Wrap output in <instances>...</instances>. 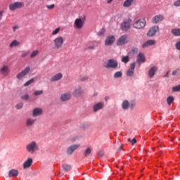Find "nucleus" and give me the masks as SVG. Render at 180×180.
<instances>
[{"label": "nucleus", "mask_w": 180, "mask_h": 180, "mask_svg": "<svg viewBox=\"0 0 180 180\" xmlns=\"http://www.w3.org/2000/svg\"><path fill=\"white\" fill-rule=\"evenodd\" d=\"M26 150L30 154H33L36 151H39V145L36 141H32L26 146Z\"/></svg>", "instance_id": "1"}, {"label": "nucleus", "mask_w": 180, "mask_h": 180, "mask_svg": "<svg viewBox=\"0 0 180 180\" xmlns=\"http://www.w3.org/2000/svg\"><path fill=\"white\" fill-rule=\"evenodd\" d=\"M119 65V63H117V60L115 59H109L108 62L104 64V68H112L113 70H116Z\"/></svg>", "instance_id": "2"}, {"label": "nucleus", "mask_w": 180, "mask_h": 180, "mask_svg": "<svg viewBox=\"0 0 180 180\" xmlns=\"http://www.w3.org/2000/svg\"><path fill=\"white\" fill-rule=\"evenodd\" d=\"M146 23L147 22L146 21V20L139 19L133 23V27L134 29H138V30L144 29V27H146Z\"/></svg>", "instance_id": "3"}, {"label": "nucleus", "mask_w": 180, "mask_h": 180, "mask_svg": "<svg viewBox=\"0 0 180 180\" xmlns=\"http://www.w3.org/2000/svg\"><path fill=\"white\" fill-rule=\"evenodd\" d=\"M25 6V3L22 1H16L14 3H11L9 4L10 11H16V9H21Z\"/></svg>", "instance_id": "4"}, {"label": "nucleus", "mask_w": 180, "mask_h": 180, "mask_svg": "<svg viewBox=\"0 0 180 180\" xmlns=\"http://www.w3.org/2000/svg\"><path fill=\"white\" fill-rule=\"evenodd\" d=\"M85 19H86L85 15L83 16L82 19L77 18L74 22L75 29L79 30L82 27H84V25L85 24Z\"/></svg>", "instance_id": "5"}, {"label": "nucleus", "mask_w": 180, "mask_h": 180, "mask_svg": "<svg viewBox=\"0 0 180 180\" xmlns=\"http://www.w3.org/2000/svg\"><path fill=\"white\" fill-rule=\"evenodd\" d=\"M29 72H30V67L27 66L24 70H22L16 75L17 79H23V78H25V77H26Z\"/></svg>", "instance_id": "6"}, {"label": "nucleus", "mask_w": 180, "mask_h": 180, "mask_svg": "<svg viewBox=\"0 0 180 180\" xmlns=\"http://www.w3.org/2000/svg\"><path fill=\"white\" fill-rule=\"evenodd\" d=\"M64 44V39L63 37H58L53 40V45L55 49H61Z\"/></svg>", "instance_id": "7"}, {"label": "nucleus", "mask_w": 180, "mask_h": 180, "mask_svg": "<svg viewBox=\"0 0 180 180\" xmlns=\"http://www.w3.org/2000/svg\"><path fill=\"white\" fill-rule=\"evenodd\" d=\"M80 146L81 145L79 144H73L70 146L66 149V155H68V156L72 155V154H74V151H75V150H77V148H79Z\"/></svg>", "instance_id": "8"}, {"label": "nucleus", "mask_w": 180, "mask_h": 180, "mask_svg": "<svg viewBox=\"0 0 180 180\" xmlns=\"http://www.w3.org/2000/svg\"><path fill=\"white\" fill-rule=\"evenodd\" d=\"M11 74V69L9 66L4 65L0 68V75L1 77H8Z\"/></svg>", "instance_id": "9"}, {"label": "nucleus", "mask_w": 180, "mask_h": 180, "mask_svg": "<svg viewBox=\"0 0 180 180\" xmlns=\"http://www.w3.org/2000/svg\"><path fill=\"white\" fill-rule=\"evenodd\" d=\"M129 36L124 34L121 36L117 41V46H124L129 43Z\"/></svg>", "instance_id": "10"}, {"label": "nucleus", "mask_w": 180, "mask_h": 180, "mask_svg": "<svg viewBox=\"0 0 180 180\" xmlns=\"http://www.w3.org/2000/svg\"><path fill=\"white\" fill-rule=\"evenodd\" d=\"M72 95L75 98H79V96H82V95H84V89H82V86H79L75 87L72 91Z\"/></svg>", "instance_id": "11"}, {"label": "nucleus", "mask_w": 180, "mask_h": 180, "mask_svg": "<svg viewBox=\"0 0 180 180\" xmlns=\"http://www.w3.org/2000/svg\"><path fill=\"white\" fill-rule=\"evenodd\" d=\"M71 98H72V93H71V91H68L60 95V101L62 102H67V101H70Z\"/></svg>", "instance_id": "12"}, {"label": "nucleus", "mask_w": 180, "mask_h": 180, "mask_svg": "<svg viewBox=\"0 0 180 180\" xmlns=\"http://www.w3.org/2000/svg\"><path fill=\"white\" fill-rule=\"evenodd\" d=\"M157 32H160V27H158V25H154L149 30L147 36L153 37V36H155Z\"/></svg>", "instance_id": "13"}, {"label": "nucleus", "mask_w": 180, "mask_h": 180, "mask_svg": "<svg viewBox=\"0 0 180 180\" xmlns=\"http://www.w3.org/2000/svg\"><path fill=\"white\" fill-rule=\"evenodd\" d=\"M131 22V20H125L124 21L122 24H121V29L122 30H123V32H127V30H130V22Z\"/></svg>", "instance_id": "14"}, {"label": "nucleus", "mask_w": 180, "mask_h": 180, "mask_svg": "<svg viewBox=\"0 0 180 180\" xmlns=\"http://www.w3.org/2000/svg\"><path fill=\"white\" fill-rule=\"evenodd\" d=\"M105 106V103L101 101L94 105L93 106V112H98L101 109H103Z\"/></svg>", "instance_id": "15"}, {"label": "nucleus", "mask_w": 180, "mask_h": 180, "mask_svg": "<svg viewBox=\"0 0 180 180\" xmlns=\"http://www.w3.org/2000/svg\"><path fill=\"white\" fill-rule=\"evenodd\" d=\"M134 68H136V62H133L127 72V77H133L134 75Z\"/></svg>", "instance_id": "16"}, {"label": "nucleus", "mask_w": 180, "mask_h": 180, "mask_svg": "<svg viewBox=\"0 0 180 180\" xmlns=\"http://www.w3.org/2000/svg\"><path fill=\"white\" fill-rule=\"evenodd\" d=\"M164 20V15H158L152 18V22L154 25H157V23H160V22H162Z\"/></svg>", "instance_id": "17"}, {"label": "nucleus", "mask_w": 180, "mask_h": 180, "mask_svg": "<svg viewBox=\"0 0 180 180\" xmlns=\"http://www.w3.org/2000/svg\"><path fill=\"white\" fill-rule=\"evenodd\" d=\"M115 40H116V38H115V36L111 35L108 37L105 41V46H112V43H115Z\"/></svg>", "instance_id": "18"}, {"label": "nucleus", "mask_w": 180, "mask_h": 180, "mask_svg": "<svg viewBox=\"0 0 180 180\" xmlns=\"http://www.w3.org/2000/svg\"><path fill=\"white\" fill-rule=\"evenodd\" d=\"M32 164H33V159H32V158H29L23 163L24 169H27V168H30V167H32Z\"/></svg>", "instance_id": "19"}, {"label": "nucleus", "mask_w": 180, "mask_h": 180, "mask_svg": "<svg viewBox=\"0 0 180 180\" xmlns=\"http://www.w3.org/2000/svg\"><path fill=\"white\" fill-rule=\"evenodd\" d=\"M34 123H36V119L32 117L27 118L25 121V125L27 126V127H32V126H33Z\"/></svg>", "instance_id": "20"}, {"label": "nucleus", "mask_w": 180, "mask_h": 180, "mask_svg": "<svg viewBox=\"0 0 180 180\" xmlns=\"http://www.w3.org/2000/svg\"><path fill=\"white\" fill-rule=\"evenodd\" d=\"M43 115V110L41 108H34L32 111V116L34 117H37V116H41Z\"/></svg>", "instance_id": "21"}, {"label": "nucleus", "mask_w": 180, "mask_h": 180, "mask_svg": "<svg viewBox=\"0 0 180 180\" xmlns=\"http://www.w3.org/2000/svg\"><path fill=\"white\" fill-rule=\"evenodd\" d=\"M19 175V171L15 169H12L8 172V176L10 178H16Z\"/></svg>", "instance_id": "22"}, {"label": "nucleus", "mask_w": 180, "mask_h": 180, "mask_svg": "<svg viewBox=\"0 0 180 180\" xmlns=\"http://www.w3.org/2000/svg\"><path fill=\"white\" fill-rule=\"evenodd\" d=\"M137 63H146V56H144V53H139L137 59H136Z\"/></svg>", "instance_id": "23"}, {"label": "nucleus", "mask_w": 180, "mask_h": 180, "mask_svg": "<svg viewBox=\"0 0 180 180\" xmlns=\"http://www.w3.org/2000/svg\"><path fill=\"white\" fill-rule=\"evenodd\" d=\"M157 70H158V67L153 66L150 68V69L148 71V75L150 78H153V77L155 75V73L157 72Z\"/></svg>", "instance_id": "24"}, {"label": "nucleus", "mask_w": 180, "mask_h": 180, "mask_svg": "<svg viewBox=\"0 0 180 180\" xmlns=\"http://www.w3.org/2000/svg\"><path fill=\"white\" fill-rule=\"evenodd\" d=\"M61 78H63V75L61 73H58L51 78V82H54L56 81H60Z\"/></svg>", "instance_id": "25"}, {"label": "nucleus", "mask_w": 180, "mask_h": 180, "mask_svg": "<svg viewBox=\"0 0 180 180\" xmlns=\"http://www.w3.org/2000/svg\"><path fill=\"white\" fill-rule=\"evenodd\" d=\"M130 107V103H129V101L125 100L122 102V108L124 109V110H127Z\"/></svg>", "instance_id": "26"}, {"label": "nucleus", "mask_w": 180, "mask_h": 180, "mask_svg": "<svg viewBox=\"0 0 180 180\" xmlns=\"http://www.w3.org/2000/svg\"><path fill=\"white\" fill-rule=\"evenodd\" d=\"M134 2V0H126L123 4V6L124 8H129V6H131V5H133Z\"/></svg>", "instance_id": "27"}, {"label": "nucleus", "mask_w": 180, "mask_h": 180, "mask_svg": "<svg viewBox=\"0 0 180 180\" xmlns=\"http://www.w3.org/2000/svg\"><path fill=\"white\" fill-rule=\"evenodd\" d=\"M20 45V42L13 40L9 45L10 49H13V47H18V46Z\"/></svg>", "instance_id": "28"}, {"label": "nucleus", "mask_w": 180, "mask_h": 180, "mask_svg": "<svg viewBox=\"0 0 180 180\" xmlns=\"http://www.w3.org/2000/svg\"><path fill=\"white\" fill-rule=\"evenodd\" d=\"M171 33L174 34V36H176V37L180 36V29L179 28L173 29L172 30Z\"/></svg>", "instance_id": "29"}, {"label": "nucleus", "mask_w": 180, "mask_h": 180, "mask_svg": "<svg viewBox=\"0 0 180 180\" xmlns=\"http://www.w3.org/2000/svg\"><path fill=\"white\" fill-rule=\"evenodd\" d=\"M91 153L92 149H91V148H87L84 153V157H88V155H89Z\"/></svg>", "instance_id": "30"}, {"label": "nucleus", "mask_w": 180, "mask_h": 180, "mask_svg": "<svg viewBox=\"0 0 180 180\" xmlns=\"http://www.w3.org/2000/svg\"><path fill=\"white\" fill-rule=\"evenodd\" d=\"M62 167L67 172H68V171H71V165H70L64 164V165H62Z\"/></svg>", "instance_id": "31"}, {"label": "nucleus", "mask_w": 180, "mask_h": 180, "mask_svg": "<svg viewBox=\"0 0 180 180\" xmlns=\"http://www.w3.org/2000/svg\"><path fill=\"white\" fill-rule=\"evenodd\" d=\"M123 77V72L122 71L116 72L114 74V78H122Z\"/></svg>", "instance_id": "32"}, {"label": "nucleus", "mask_w": 180, "mask_h": 180, "mask_svg": "<svg viewBox=\"0 0 180 180\" xmlns=\"http://www.w3.org/2000/svg\"><path fill=\"white\" fill-rule=\"evenodd\" d=\"M167 105H171L174 102V96H169L167 98Z\"/></svg>", "instance_id": "33"}, {"label": "nucleus", "mask_w": 180, "mask_h": 180, "mask_svg": "<svg viewBox=\"0 0 180 180\" xmlns=\"http://www.w3.org/2000/svg\"><path fill=\"white\" fill-rule=\"evenodd\" d=\"M127 141H129V143H131L132 146H134V144H136V143H137V139H136V138H134L132 140L130 138L127 139Z\"/></svg>", "instance_id": "34"}, {"label": "nucleus", "mask_w": 180, "mask_h": 180, "mask_svg": "<svg viewBox=\"0 0 180 180\" xmlns=\"http://www.w3.org/2000/svg\"><path fill=\"white\" fill-rule=\"evenodd\" d=\"M37 54H39V51L35 50V51H32L30 55V58H34V57H36V56H37Z\"/></svg>", "instance_id": "35"}, {"label": "nucleus", "mask_w": 180, "mask_h": 180, "mask_svg": "<svg viewBox=\"0 0 180 180\" xmlns=\"http://www.w3.org/2000/svg\"><path fill=\"white\" fill-rule=\"evenodd\" d=\"M34 82V79H31L29 81H27V82H25L24 86H29V85H30V84H33Z\"/></svg>", "instance_id": "36"}, {"label": "nucleus", "mask_w": 180, "mask_h": 180, "mask_svg": "<svg viewBox=\"0 0 180 180\" xmlns=\"http://www.w3.org/2000/svg\"><path fill=\"white\" fill-rule=\"evenodd\" d=\"M43 94V90H35L34 91V95L35 96H39V95H41Z\"/></svg>", "instance_id": "37"}, {"label": "nucleus", "mask_w": 180, "mask_h": 180, "mask_svg": "<svg viewBox=\"0 0 180 180\" xmlns=\"http://www.w3.org/2000/svg\"><path fill=\"white\" fill-rule=\"evenodd\" d=\"M130 61V59L129 58V56H124L122 58V62L127 64V63H129Z\"/></svg>", "instance_id": "38"}, {"label": "nucleus", "mask_w": 180, "mask_h": 180, "mask_svg": "<svg viewBox=\"0 0 180 180\" xmlns=\"http://www.w3.org/2000/svg\"><path fill=\"white\" fill-rule=\"evenodd\" d=\"M179 74H180V69L178 68V69L172 71V75H174V76L179 75Z\"/></svg>", "instance_id": "39"}, {"label": "nucleus", "mask_w": 180, "mask_h": 180, "mask_svg": "<svg viewBox=\"0 0 180 180\" xmlns=\"http://www.w3.org/2000/svg\"><path fill=\"white\" fill-rule=\"evenodd\" d=\"M173 92H179L180 91V85L175 86L172 87Z\"/></svg>", "instance_id": "40"}, {"label": "nucleus", "mask_w": 180, "mask_h": 180, "mask_svg": "<svg viewBox=\"0 0 180 180\" xmlns=\"http://www.w3.org/2000/svg\"><path fill=\"white\" fill-rule=\"evenodd\" d=\"M96 46L97 45H91V46H87L86 48V50H95L96 49Z\"/></svg>", "instance_id": "41"}, {"label": "nucleus", "mask_w": 180, "mask_h": 180, "mask_svg": "<svg viewBox=\"0 0 180 180\" xmlns=\"http://www.w3.org/2000/svg\"><path fill=\"white\" fill-rule=\"evenodd\" d=\"M28 54H30V51H27V52H23L22 54H21V57L22 58H26V57H27V55Z\"/></svg>", "instance_id": "42"}, {"label": "nucleus", "mask_w": 180, "mask_h": 180, "mask_svg": "<svg viewBox=\"0 0 180 180\" xmlns=\"http://www.w3.org/2000/svg\"><path fill=\"white\" fill-rule=\"evenodd\" d=\"M59 32H60V27H58L54 31H53L52 35L56 36V34H58V33Z\"/></svg>", "instance_id": "43"}, {"label": "nucleus", "mask_w": 180, "mask_h": 180, "mask_svg": "<svg viewBox=\"0 0 180 180\" xmlns=\"http://www.w3.org/2000/svg\"><path fill=\"white\" fill-rule=\"evenodd\" d=\"M46 8H47V9H49V10L54 9V8H56V5L54 4L46 5Z\"/></svg>", "instance_id": "44"}, {"label": "nucleus", "mask_w": 180, "mask_h": 180, "mask_svg": "<svg viewBox=\"0 0 180 180\" xmlns=\"http://www.w3.org/2000/svg\"><path fill=\"white\" fill-rule=\"evenodd\" d=\"M147 41H148V46H154V44H155V40L150 39V40Z\"/></svg>", "instance_id": "45"}, {"label": "nucleus", "mask_w": 180, "mask_h": 180, "mask_svg": "<svg viewBox=\"0 0 180 180\" xmlns=\"http://www.w3.org/2000/svg\"><path fill=\"white\" fill-rule=\"evenodd\" d=\"M21 99H23V101H28L29 100V94H25L24 96H22Z\"/></svg>", "instance_id": "46"}, {"label": "nucleus", "mask_w": 180, "mask_h": 180, "mask_svg": "<svg viewBox=\"0 0 180 180\" xmlns=\"http://www.w3.org/2000/svg\"><path fill=\"white\" fill-rule=\"evenodd\" d=\"M16 109H22L23 108V103H20L15 105Z\"/></svg>", "instance_id": "47"}, {"label": "nucleus", "mask_w": 180, "mask_h": 180, "mask_svg": "<svg viewBox=\"0 0 180 180\" xmlns=\"http://www.w3.org/2000/svg\"><path fill=\"white\" fill-rule=\"evenodd\" d=\"M131 51H132L133 54H137V53H139V49L132 48Z\"/></svg>", "instance_id": "48"}, {"label": "nucleus", "mask_w": 180, "mask_h": 180, "mask_svg": "<svg viewBox=\"0 0 180 180\" xmlns=\"http://www.w3.org/2000/svg\"><path fill=\"white\" fill-rule=\"evenodd\" d=\"M104 155H105V152L103 151L98 152V157H100L101 158H102V157H103Z\"/></svg>", "instance_id": "49"}, {"label": "nucleus", "mask_w": 180, "mask_h": 180, "mask_svg": "<svg viewBox=\"0 0 180 180\" xmlns=\"http://www.w3.org/2000/svg\"><path fill=\"white\" fill-rule=\"evenodd\" d=\"M174 6H180V0H177L174 3Z\"/></svg>", "instance_id": "50"}, {"label": "nucleus", "mask_w": 180, "mask_h": 180, "mask_svg": "<svg viewBox=\"0 0 180 180\" xmlns=\"http://www.w3.org/2000/svg\"><path fill=\"white\" fill-rule=\"evenodd\" d=\"M103 34H105V30H102L98 33V36H103Z\"/></svg>", "instance_id": "51"}, {"label": "nucleus", "mask_w": 180, "mask_h": 180, "mask_svg": "<svg viewBox=\"0 0 180 180\" xmlns=\"http://www.w3.org/2000/svg\"><path fill=\"white\" fill-rule=\"evenodd\" d=\"M148 46H150L148 45V41L146 42L143 43V44L142 45L143 49H146V47H148Z\"/></svg>", "instance_id": "52"}, {"label": "nucleus", "mask_w": 180, "mask_h": 180, "mask_svg": "<svg viewBox=\"0 0 180 180\" xmlns=\"http://www.w3.org/2000/svg\"><path fill=\"white\" fill-rule=\"evenodd\" d=\"M176 50H180V41L176 43Z\"/></svg>", "instance_id": "53"}, {"label": "nucleus", "mask_w": 180, "mask_h": 180, "mask_svg": "<svg viewBox=\"0 0 180 180\" xmlns=\"http://www.w3.org/2000/svg\"><path fill=\"white\" fill-rule=\"evenodd\" d=\"M89 77H83L80 78V81L84 82L88 80Z\"/></svg>", "instance_id": "54"}, {"label": "nucleus", "mask_w": 180, "mask_h": 180, "mask_svg": "<svg viewBox=\"0 0 180 180\" xmlns=\"http://www.w3.org/2000/svg\"><path fill=\"white\" fill-rule=\"evenodd\" d=\"M4 16V11H0V22L2 20V18Z\"/></svg>", "instance_id": "55"}, {"label": "nucleus", "mask_w": 180, "mask_h": 180, "mask_svg": "<svg viewBox=\"0 0 180 180\" xmlns=\"http://www.w3.org/2000/svg\"><path fill=\"white\" fill-rule=\"evenodd\" d=\"M169 77V71L167 72V73L163 76V78H168Z\"/></svg>", "instance_id": "56"}, {"label": "nucleus", "mask_w": 180, "mask_h": 180, "mask_svg": "<svg viewBox=\"0 0 180 180\" xmlns=\"http://www.w3.org/2000/svg\"><path fill=\"white\" fill-rule=\"evenodd\" d=\"M13 32H16V30L19 29V27L18 25H15L13 27Z\"/></svg>", "instance_id": "57"}, {"label": "nucleus", "mask_w": 180, "mask_h": 180, "mask_svg": "<svg viewBox=\"0 0 180 180\" xmlns=\"http://www.w3.org/2000/svg\"><path fill=\"white\" fill-rule=\"evenodd\" d=\"M123 149V145H121L118 148L117 153H120V150Z\"/></svg>", "instance_id": "58"}, {"label": "nucleus", "mask_w": 180, "mask_h": 180, "mask_svg": "<svg viewBox=\"0 0 180 180\" xmlns=\"http://www.w3.org/2000/svg\"><path fill=\"white\" fill-rule=\"evenodd\" d=\"M113 0H107V4H110Z\"/></svg>", "instance_id": "59"}, {"label": "nucleus", "mask_w": 180, "mask_h": 180, "mask_svg": "<svg viewBox=\"0 0 180 180\" xmlns=\"http://www.w3.org/2000/svg\"><path fill=\"white\" fill-rule=\"evenodd\" d=\"M105 101H109V97H105Z\"/></svg>", "instance_id": "60"}, {"label": "nucleus", "mask_w": 180, "mask_h": 180, "mask_svg": "<svg viewBox=\"0 0 180 180\" xmlns=\"http://www.w3.org/2000/svg\"><path fill=\"white\" fill-rule=\"evenodd\" d=\"M134 106V105L131 104V108H133Z\"/></svg>", "instance_id": "61"}, {"label": "nucleus", "mask_w": 180, "mask_h": 180, "mask_svg": "<svg viewBox=\"0 0 180 180\" xmlns=\"http://www.w3.org/2000/svg\"><path fill=\"white\" fill-rule=\"evenodd\" d=\"M2 167V165L0 164V168Z\"/></svg>", "instance_id": "62"}]
</instances>
